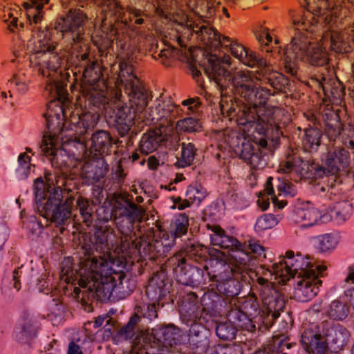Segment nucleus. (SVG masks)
I'll use <instances>...</instances> for the list:
<instances>
[{
  "label": "nucleus",
  "instance_id": "obj_1",
  "mask_svg": "<svg viewBox=\"0 0 354 354\" xmlns=\"http://www.w3.org/2000/svg\"><path fill=\"white\" fill-rule=\"evenodd\" d=\"M34 189L35 201L40 215L57 227L64 225L71 215L75 198L68 197L62 203V189L59 187H53L45 183L41 178L35 180Z\"/></svg>",
  "mask_w": 354,
  "mask_h": 354
},
{
  "label": "nucleus",
  "instance_id": "obj_2",
  "mask_svg": "<svg viewBox=\"0 0 354 354\" xmlns=\"http://www.w3.org/2000/svg\"><path fill=\"white\" fill-rule=\"evenodd\" d=\"M107 268L108 262L102 257L89 255L83 258L80 261L79 285L87 288L94 297L102 300L109 298L115 286V279L104 272Z\"/></svg>",
  "mask_w": 354,
  "mask_h": 354
},
{
  "label": "nucleus",
  "instance_id": "obj_3",
  "mask_svg": "<svg viewBox=\"0 0 354 354\" xmlns=\"http://www.w3.org/2000/svg\"><path fill=\"white\" fill-rule=\"evenodd\" d=\"M216 260L224 265L223 271L211 278L216 282V290L226 298L238 295L240 288L237 276L248 270L249 257L244 253H239L228 258L218 252Z\"/></svg>",
  "mask_w": 354,
  "mask_h": 354
},
{
  "label": "nucleus",
  "instance_id": "obj_4",
  "mask_svg": "<svg viewBox=\"0 0 354 354\" xmlns=\"http://www.w3.org/2000/svg\"><path fill=\"white\" fill-rule=\"evenodd\" d=\"M309 17L314 19V17L310 12H308L307 15L301 16V19H294V24L300 27L302 31L299 30L295 33L290 43L286 46L283 55H280L285 72L295 77H298L297 60H303L306 53L312 46L308 28L313 22L308 19Z\"/></svg>",
  "mask_w": 354,
  "mask_h": 354
},
{
  "label": "nucleus",
  "instance_id": "obj_5",
  "mask_svg": "<svg viewBox=\"0 0 354 354\" xmlns=\"http://www.w3.org/2000/svg\"><path fill=\"white\" fill-rule=\"evenodd\" d=\"M186 257L196 262L207 259V248L199 243H187L178 252L168 259L176 280L183 284H189L196 281L194 274H201L203 271L198 267L187 263Z\"/></svg>",
  "mask_w": 354,
  "mask_h": 354
},
{
  "label": "nucleus",
  "instance_id": "obj_6",
  "mask_svg": "<svg viewBox=\"0 0 354 354\" xmlns=\"http://www.w3.org/2000/svg\"><path fill=\"white\" fill-rule=\"evenodd\" d=\"M57 49L56 42L50 40H39L34 52L30 55V64L38 68V72L48 78L57 76L61 73L60 68L64 62V55Z\"/></svg>",
  "mask_w": 354,
  "mask_h": 354
},
{
  "label": "nucleus",
  "instance_id": "obj_7",
  "mask_svg": "<svg viewBox=\"0 0 354 354\" xmlns=\"http://www.w3.org/2000/svg\"><path fill=\"white\" fill-rule=\"evenodd\" d=\"M183 335L181 330L173 324L140 331L139 339L145 345L156 348L162 354L178 352Z\"/></svg>",
  "mask_w": 354,
  "mask_h": 354
},
{
  "label": "nucleus",
  "instance_id": "obj_8",
  "mask_svg": "<svg viewBox=\"0 0 354 354\" xmlns=\"http://www.w3.org/2000/svg\"><path fill=\"white\" fill-rule=\"evenodd\" d=\"M118 76L120 84L129 97L130 106L138 113V118L142 119L150 94L133 73V66L128 63L124 62L121 65Z\"/></svg>",
  "mask_w": 354,
  "mask_h": 354
},
{
  "label": "nucleus",
  "instance_id": "obj_9",
  "mask_svg": "<svg viewBox=\"0 0 354 354\" xmlns=\"http://www.w3.org/2000/svg\"><path fill=\"white\" fill-rule=\"evenodd\" d=\"M230 60V57L225 53H215L213 57H209V66L203 68L207 77L218 86L221 96L230 94L229 88L232 86L234 72L229 68Z\"/></svg>",
  "mask_w": 354,
  "mask_h": 354
},
{
  "label": "nucleus",
  "instance_id": "obj_10",
  "mask_svg": "<svg viewBox=\"0 0 354 354\" xmlns=\"http://www.w3.org/2000/svg\"><path fill=\"white\" fill-rule=\"evenodd\" d=\"M87 15L78 8H71L65 16L57 21L55 28L62 34L63 39L71 46L80 43L85 33Z\"/></svg>",
  "mask_w": 354,
  "mask_h": 354
},
{
  "label": "nucleus",
  "instance_id": "obj_11",
  "mask_svg": "<svg viewBox=\"0 0 354 354\" xmlns=\"http://www.w3.org/2000/svg\"><path fill=\"white\" fill-rule=\"evenodd\" d=\"M47 131L44 135L40 148L41 154L48 158L52 165L55 167L60 166L58 159V150L55 143L63 131V123L59 114L48 115L45 113Z\"/></svg>",
  "mask_w": 354,
  "mask_h": 354
},
{
  "label": "nucleus",
  "instance_id": "obj_12",
  "mask_svg": "<svg viewBox=\"0 0 354 354\" xmlns=\"http://www.w3.org/2000/svg\"><path fill=\"white\" fill-rule=\"evenodd\" d=\"M221 97L219 106L223 117L229 120H235L239 126L250 124L251 121L254 120V118L250 113V105L230 94Z\"/></svg>",
  "mask_w": 354,
  "mask_h": 354
},
{
  "label": "nucleus",
  "instance_id": "obj_13",
  "mask_svg": "<svg viewBox=\"0 0 354 354\" xmlns=\"http://www.w3.org/2000/svg\"><path fill=\"white\" fill-rule=\"evenodd\" d=\"M145 215V209L131 201L126 194L116 197L111 210V217L115 221L124 218L131 227L136 223H142Z\"/></svg>",
  "mask_w": 354,
  "mask_h": 354
},
{
  "label": "nucleus",
  "instance_id": "obj_14",
  "mask_svg": "<svg viewBox=\"0 0 354 354\" xmlns=\"http://www.w3.org/2000/svg\"><path fill=\"white\" fill-rule=\"evenodd\" d=\"M257 283L260 286L258 289L263 306V313L267 315L266 327L271 326L273 322L280 315V311L284 307V301L280 298L270 297L273 290V284L268 279L259 277Z\"/></svg>",
  "mask_w": 354,
  "mask_h": 354
},
{
  "label": "nucleus",
  "instance_id": "obj_15",
  "mask_svg": "<svg viewBox=\"0 0 354 354\" xmlns=\"http://www.w3.org/2000/svg\"><path fill=\"white\" fill-rule=\"evenodd\" d=\"M102 11L104 13V19L103 21L106 20L109 16L115 17V21H121L124 24H128L129 22L135 19L134 23L137 25H141L144 23V19L142 18L143 12L133 6H127L126 11L129 12V17H126L124 8L115 0H101Z\"/></svg>",
  "mask_w": 354,
  "mask_h": 354
},
{
  "label": "nucleus",
  "instance_id": "obj_16",
  "mask_svg": "<svg viewBox=\"0 0 354 354\" xmlns=\"http://www.w3.org/2000/svg\"><path fill=\"white\" fill-rule=\"evenodd\" d=\"M309 265H310V262L304 261L301 255L297 254V257L294 259H290V261L282 259L278 263L272 264L271 270L267 269V270L273 274L281 277L287 274L291 277H295L297 274V279L308 274H313L315 270L312 268H308Z\"/></svg>",
  "mask_w": 354,
  "mask_h": 354
},
{
  "label": "nucleus",
  "instance_id": "obj_17",
  "mask_svg": "<svg viewBox=\"0 0 354 354\" xmlns=\"http://www.w3.org/2000/svg\"><path fill=\"white\" fill-rule=\"evenodd\" d=\"M280 112V109L277 107L252 106L250 113L254 118L249 125L256 124V129L260 134H264L269 128L275 127L279 131V126L277 122V117Z\"/></svg>",
  "mask_w": 354,
  "mask_h": 354
},
{
  "label": "nucleus",
  "instance_id": "obj_18",
  "mask_svg": "<svg viewBox=\"0 0 354 354\" xmlns=\"http://www.w3.org/2000/svg\"><path fill=\"white\" fill-rule=\"evenodd\" d=\"M131 243L141 255L152 261L160 257L167 256L170 250L169 245L165 244L162 239H156L148 236H140L132 241Z\"/></svg>",
  "mask_w": 354,
  "mask_h": 354
},
{
  "label": "nucleus",
  "instance_id": "obj_19",
  "mask_svg": "<svg viewBox=\"0 0 354 354\" xmlns=\"http://www.w3.org/2000/svg\"><path fill=\"white\" fill-rule=\"evenodd\" d=\"M180 111L182 109L179 105H176L169 100L156 99L153 104L145 111L142 118L151 122L165 120L170 123Z\"/></svg>",
  "mask_w": 354,
  "mask_h": 354
},
{
  "label": "nucleus",
  "instance_id": "obj_20",
  "mask_svg": "<svg viewBox=\"0 0 354 354\" xmlns=\"http://www.w3.org/2000/svg\"><path fill=\"white\" fill-rule=\"evenodd\" d=\"M255 80L261 84H268L277 92L286 93V88L289 85V80L281 73L270 69L266 61V66H258L254 71Z\"/></svg>",
  "mask_w": 354,
  "mask_h": 354
},
{
  "label": "nucleus",
  "instance_id": "obj_21",
  "mask_svg": "<svg viewBox=\"0 0 354 354\" xmlns=\"http://www.w3.org/2000/svg\"><path fill=\"white\" fill-rule=\"evenodd\" d=\"M313 82L321 88L326 97L333 103H340L345 95V88L342 82L336 78L326 79L323 74H315L311 77Z\"/></svg>",
  "mask_w": 354,
  "mask_h": 354
},
{
  "label": "nucleus",
  "instance_id": "obj_22",
  "mask_svg": "<svg viewBox=\"0 0 354 354\" xmlns=\"http://www.w3.org/2000/svg\"><path fill=\"white\" fill-rule=\"evenodd\" d=\"M171 286V281L166 273V268L164 266H161L149 279L145 292L149 297L160 300L169 292Z\"/></svg>",
  "mask_w": 354,
  "mask_h": 354
},
{
  "label": "nucleus",
  "instance_id": "obj_23",
  "mask_svg": "<svg viewBox=\"0 0 354 354\" xmlns=\"http://www.w3.org/2000/svg\"><path fill=\"white\" fill-rule=\"evenodd\" d=\"M322 283V280L317 279V275L315 271L313 274H308L297 278L295 291V297L299 301L306 302L317 295Z\"/></svg>",
  "mask_w": 354,
  "mask_h": 354
},
{
  "label": "nucleus",
  "instance_id": "obj_24",
  "mask_svg": "<svg viewBox=\"0 0 354 354\" xmlns=\"http://www.w3.org/2000/svg\"><path fill=\"white\" fill-rule=\"evenodd\" d=\"M254 74L249 71H234L232 86L229 88L230 94L239 95L245 100L250 98L252 95V89H254Z\"/></svg>",
  "mask_w": 354,
  "mask_h": 354
},
{
  "label": "nucleus",
  "instance_id": "obj_25",
  "mask_svg": "<svg viewBox=\"0 0 354 354\" xmlns=\"http://www.w3.org/2000/svg\"><path fill=\"white\" fill-rule=\"evenodd\" d=\"M194 32L198 35V39L202 42L205 50L209 54V57L214 54H221L219 50L221 44V35L213 28L207 26H196L193 28Z\"/></svg>",
  "mask_w": 354,
  "mask_h": 354
},
{
  "label": "nucleus",
  "instance_id": "obj_26",
  "mask_svg": "<svg viewBox=\"0 0 354 354\" xmlns=\"http://www.w3.org/2000/svg\"><path fill=\"white\" fill-rule=\"evenodd\" d=\"M116 107L115 126L119 134L124 137L128 134L133 125L134 120L138 115V113L127 105L118 104Z\"/></svg>",
  "mask_w": 354,
  "mask_h": 354
},
{
  "label": "nucleus",
  "instance_id": "obj_27",
  "mask_svg": "<svg viewBox=\"0 0 354 354\" xmlns=\"http://www.w3.org/2000/svg\"><path fill=\"white\" fill-rule=\"evenodd\" d=\"M167 140V135L163 134L160 128L150 129L143 134L139 143L138 150L147 155L157 150Z\"/></svg>",
  "mask_w": 354,
  "mask_h": 354
},
{
  "label": "nucleus",
  "instance_id": "obj_28",
  "mask_svg": "<svg viewBox=\"0 0 354 354\" xmlns=\"http://www.w3.org/2000/svg\"><path fill=\"white\" fill-rule=\"evenodd\" d=\"M240 158L254 168L263 165V156L257 143H252L250 140H244L241 147H237L235 149Z\"/></svg>",
  "mask_w": 354,
  "mask_h": 354
},
{
  "label": "nucleus",
  "instance_id": "obj_29",
  "mask_svg": "<svg viewBox=\"0 0 354 354\" xmlns=\"http://www.w3.org/2000/svg\"><path fill=\"white\" fill-rule=\"evenodd\" d=\"M211 240L214 245H218L224 249H230L233 252L232 254H227L220 250H215L212 254V257L215 260L218 252L223 254L225 257L228 258L239 253H244L250 258L248 254L244 252L245 245L239 242L235 237L227 235L225 232L221 236H212Z\"/></svg>",
  "mask_w": 354,
  "mask_h": 354
},
{
  "label": "nucleus",
  "instance_id": "obj_30",
  "mask_svg": "<svg viewBox=\"0 0 354 354\" xmlns=\"http://www.w3.org/2000/svg\"><path fill=\"white\" fill-rule=\"evenodd\" d=\"M349 162V152L346 149L338 148L329 151L325 161L327 174H336L341 169L346 168Z\"/></svg>",
  "mask_w": 354,
  "mask_h": 354
},
{
  "label": "nucleus",
  "instance_id": "obj_31",
  "mask_svg": "<svg viewBox=\"0 0 354 354\" xmlns=\"http://www.w3.org/2000/svg\"><path fill=\"white\" fill-rule=\"evenodd\" d=\"M232 55L241 63L250 68L266 66V59L255 53L235 42L230 48Z\"/></svg>",
  "mask_w": 354,
  "mask_h": 354
},
{
  "label": "nucleus",
  "instance_id": "obj_32",
  "mask_svg": "<svg viewBox=\"0 0 354 354\" xmlns=\"http://www.w3.org/2000/svg\"><path fill=\"white\" fill-rule=\"evenodd\" d=\"M100 84L84 85L82 86V96L89 107L96 109L105 108L108 98L105 89L98 88Z\"/></svg>",
  "mask_w": 354,
  "mask_h": 354
},
{
  "label": "nucleus",
  "instance_id": "obj_33",
  "mask_svg": "<svg viewBox=\"0 0 354 354\" xmlns=\"http://www.w3.org/2000/svg\"><path fill=\"white\" fill-rule=\"evenodd\" d=\"M108 171L109 165L104 159L97 158L85 162L82 167L81 174L84 178L94 183L103 178Z\"/></svg>",
  "mask_w": 354,
  "mask_h": 354
},
{
  "label": "nucleus",
  "instance_id": "obj_34",
  "mask_svg": "<svg viewBox=\"0 0 354 354\" xmlns=\"http://www.w3.org/2000/svg\"><path fill=\"white\" fill-rule=\"evenodd\" d=\"M339 109H325L322 117L325 124V133L330 140H335L342 130Z\"/></svg>",
  "mask_w": 354,
  "mask_h": 354
},
{
  "label": "nucleus",
  "instance_id": "obj_35",
  "mask_svg": "<svg viewBox=\"0 0 354 354\" xmlns=\"http://www.w3.org/2000/svg\"><path fill=\"white\" fill-rule=\"evenodd\" d=\"M123 37L124 39H120L119 36H115L114 39H116L117 46L121 50L120 53L122 61L120 64V72L121 71V65L124 62L132 66L134 69L133 62H136L139 54V50L135 44L131 43L130 39L127 36Z\"/></svg>",
  "mask_w": 354,
  "mask_h": 354
},
{
  "label": "nucleus",
  "instance_id": "obj_36",
  "mask_svg": "<svg viewBox=\"0 0 354 354\" xmlns=\"http://www.w3.org/2000/svg\"><path fill=\"white\" fill-rule=\"evenodd\" d=\"M322 131L318 127H308L304 129L302 138V147L305 151L317 152L322 143Z\"/></svg>",
  "mask_w": 354,
  "mask_h": 354
},
{
  "label": "nucleus",
  "instance_id": "obj_37",
  "mask_svg": "<svg viewBox=\"0 0 354 354\" xmlns=\"http://www.w3.org/2000/svg\"><path fill=\"white\" fill-rule=\"evenodd\" d=\"M322 45L329 44L332 50L337 53H348L351 46L344 41L342 33L335 31L328 32V30L323 34Z\"/></svg>",
  "mask_w": 354,
  "mask_h": 354
},
{
  "label": "nucleus",
  "instance_id": "obj_38",
  "mask_svg": "<svg viewBox=\"0 0 354 354\" xmlns=\"http://www.w3.org/2000/svg\"><path fill=\"white\" fill-rule=\"evenodd\" d=\"M189 340L197 348H207L209 346L210 331L201 324L194 323L189 328Z\"/></svg>",
  "mask_w": 354,
  "mask_h": 354
},
{
  "label": "nucleus",
  "instance_id": "obj_39",
  "mask_svg": "<svg viewBox=\"0 0 354 354\" xmlns=\"http://www.w3.org/2000/svg\"><path fill=\"white\" fill-rule=\"evenodd\" d=\"M294 216L295 221L300 223L302 227H310L317 223L320 218V213L313 207H297L295 210Z\"/></svg>",
  "mask_w": 354,
  "mask_h": 354
},
{
  "label": "nucleus",
  "instance_id": "obj_40",
  "mask_svg": "<svg viewBox=\"0 0 354 354\" xmlns=\"http://www.w3.org/2000/svg\"><path fill=\"white\" fill-rule=\"evenodd\" d=\"M91 149L100 154L107 153L112 147V138L110 134L103 130L92 133Z\"/></svg>",
  "mask_w": 354,
  "mask_h": 354
},
{
  "label": "nucleus",
  "instance_id": "obj_41",
  "mask_svg": "<svg viewBox=\"0 0 354 354\" xmlns=\"http://www.w3.org/2000/svg\"><path fill=\"white\" fill-rule=\"evenodd\" d=\"M301 342L306 346V349L309 353L325 354L326 351V344L320 334L316 333L308 336V333L304 332Z\"/></svg>",
  "mask_w": 354,
  "mask_h": 354
},
{
  "label": "nucleus",
  "instance_id": "obj_42",
  "mask_svg": "<svg viewBox=\"0 0 354 354\" xmlns=\"http://www.w3.org/2000/svg\"><path fill=\"white\" fill-rule=\"evenodd\" d=\"M102 76V67L97 60H92L90 63L85 64L83 72L85 85L100 84Z\"/></svg>",
  "mask_w": 354,
  "mask_h": 354
},
{
  "label": "nucleus",
  "instance_id": "obj_43",
  "mask_svg": "<svg viewBox=\"0 0 354 354\" xmlns=\"http://www.w3.org/2000/svg\"><path fill=\"white\" fill-rule=\"evenodd\" d=\"M196 149L191 142H182L180 144V152L176 155L177 161L175 165L178 167H185L192 164Z\"/></svg>",
  "mask_w": 354,
  "mask_h": 354
},
{
  "label": "nucleus",
  "instance_id": "obj_44",
  "mask_svg": "<svg viewBox=\"0 0 354 354\" xmlns=\"http://www.w3.org/2000/svg\"><path fill=\"white\" fill-rule=\"evenodd\" d=\"M57 77L58 75L49 77L45 88L49 91L53 97L62 102H65L68 100L66 84L64 82L57 81Z\"/></svg>",
  "mask_w": 354,
  "mask_h": 354
},
{
  "label": "nucleus",
  "instance_id": "obj_45",
  "mask_svg": "<svg viewBox=\"0 0 354 354\" xmlns=\"http://www.w3.org/2000/svg\"><path fill=\"white\" fill-rule=\"evenodd\" d=\"M99 117L100 115L97 111L95 113L85 112L82 113L79 116V122H77L78 127L80 129V136L83 138H86V135L89 134V131H92L96 126Z\"/></svg>",
  "mask_w": 354,
  "mask_h": 354
},
{
  "label": "nucleus",
  "instance_id": "obj_46",
  "mask_svg": "<svg viewBox=\"0 0 354 354\" xmlns=\"http://www.w3.org/2000/svg\"><path fill=\"white\" fill-rule=\"evenodd\" d=\"M291 346L283 335H277L268 341L263 351L268 354H289L286 350H289Z\"/></svg>",
  "mask_w": 354,
  "mask_h": 354
},
{
  "label": "nucleus",
  "instance_id": "obj_47",
  "mask_svg": "<svg viewBox=\"0 0 354 354\" xmlns=\"http://www.w3.org/2000/svg\"><path fill=\"white\" fill-rule=\"evenodd\" d=\"M342 2L341 0H319V8L326 11L324 20L327 24L333 21V17L336 18L340 15Z\"/></svg>",
  "mask_w": 354,
  "mask_h": 354
},
{
  "label": "nucleus",
  "instance_id": "obj_48",
  "mask_svg": "<svg viewBox=\"0 0 354 354\" xmlns=\"http://www.w3.org/2000/svg\"><path fill=\"white\" fill-rule=\"evenodd\" d=\"M305 57L307 62L315 66H324L328 62L326 52L317 45L312 46Z\"/></svg>",
  "mask_w": 354,
  "mask_h": 354
},
{
  "label": "nucleus",
  "instance_id": "obj_49",
  "mask_svg": "<svg viewBox=\"0 0 354 354\" xmlns=\"http://www.w3.org/2000/svg\"><path fill=\"white\" fill-rule=\"evenodd\" d=\"M140 321V316L135 313L126 325L118 330V335L125 340L131 339L139 331L138 323Z\"/></svg>",
  "mask_w": 354,
  "mask_h": 354
},
{
  "label": "nucleus",
  "instance_id": "obj_50",
  "mask_svg": "<svg viewBox=\"0 0 354 354\" xmlns=\"http://www.w3.org/2000/svg\"><path fill=\"white\" fill-rule=\"evenodd\" d=\"M237 329L234 324L229 322H220L216 328V335L222 340L232 341L236 335Z\"/></svg>",
  "mask_w": 354,
  "mask_h": 354
},
{
  "label": "nucleus",
  "instance_id": "obj_51",
  "mask_svg": "<svg viewBox=\"0 0 354 354\" xmlns=\"http://www.w3.org/2000/svg\"><path fill=\"white\" fill-rule=\"evenodd\" d=\"M188 226V216L185 213L180 214L171 223V232L174 234L175 238L180 237L187 233Z\"/></svg>",
  "mask_w": 354,
  "mask_h": 354
},
{
  "label": "nucleus",
  "instance_id": "obj_52",
  "mask_svg": "<svg viewBox=\"0 0 354 354\" xmlns=\"http://www.w3.org/2000/svg\"><path fill=\"white\" fill-rule=\"evenodd\" d=\"M252 95L250 98H246L245 100L248 102L253 103V106H257V104H259L260 105L266 104L269 96L274 95V92L272 93L271 90L263 86H259L257 87L255 84L254 89H252Z\"/></svg>",
  "mask_w": 354,
  "mask_h": 354
},
{
  "label": "nucleus",
  "instance_id": "obj_53",
  "mask_svg": "<svg viewBox=\"0 0 354 354\" xmlns=\"http://www.w3.org/2000/svg\"><path fill=\"white\" fill-rule=\"evenodd\" d=\"M327 313L333 319L342 320L348 314V306L344 302L335 300L330 304Z\"/></svg>",
  "mask_w": 354,
  "mask_h": 354
},
{
  "label": "nucleus",
  "instance_id": "obj_54",
  "mask_svg": "<svg viewBox=\"0 0 354 354\" xmlns=\"http://www.w3.org/2000/svg\"><path fill=\"white\" fill-rule=\"evenodd\" d=\"M280 218L272 214H265L258 218L255 224L257 231H264L275 227L279 222Z\"/></svg>",
  "mask_w": 354,
  "mask_h": 354
},
{
  "label": "nucleus",
  "instance_id": "obj_55",
  "mask_svg": "<svg viewBox=\"0 0 354 354\" xmlns=\"http://www.w3.org/2000/svg\"><path fill=\"white\" fill-rule=\"evenodd\" d=\"M301 161V155L297 153L288 154L285 160L280 162L278 171L283 174H289L292 171H296L297 164Z\"/></svg>",
  "mask_w": 354,
  "mask_h": 354
},
{
  "label": "nucleus",
  "instance_id": "obj_56",
  "mask_svg": "<svg viewBox=\"0 0 354 354\" xmlns=\"http://www.w3.org/2000/svg\"><path fill=\"white\" fill-rule=\"evenodd\" d=\"M76 204L83 218L82 222L89 226L92 223V207H90L88 201L82 196H79Z\"/></svg>",
  "mask_w": 354,
  "mask_h": 354
},
{
  "label": "nucleus",
  "instance_id": "obj_57",
  "mask_svg": "<svg viewBox=\"0 0 354 354\" xmlns=\"http://www.w3.org/2000/svg\"><path fill=\"white\" fill-rule=\"evenodd\" d=\"M201 128L199 120L191 117L180 120L176 123V129L185 132L198 131Z\"/></svg>",
  "mask_w": 354,
  "mask_h": 354
},
{
  "label": "nucleus",
  "instance_id": "obj_58",
  "mask_svg": "<svg viewBox=\"0 0 354 354\" xmlns=\"http://www.w3.org/2000/svg\"><path fill=\"white\" fill-rule=\"evenodd\" d=\"M14 12L17 14V11L4 6L3 14L1 15L3 21L8 24L7 28L10 32H15V29H18V18L15 15Z\"/></svg>",
  "mask_w": 354,
  "mask_h": 354
},
{
  "label": "nucleus",
  "instance_id": "obj_59",
  "mask_svg": "<svg viewBox=\"0 0 354 354\" xmlns=\"http://www.w3.org/2000/svg\"><path fill=\"white\" fill-rule=\"evenodd\" d=\"M198 308V298L197 295L194 292H188L183 299L181 310L192 315L195 313Z\"/></svg>",
  "mask_w": 354,
  "mask_h": 354
},
{
  "label": "nucleus",
  "instance_id": "obj_60",
  "mask_svg": "<svg viewBox=\"0 0 354 354\" xmlns=\"http://www.w3.org/2000/svg\"><path fill=\"white\" fill-rule=\"evenodd\" d=\"M308 172L305 177L311 179L322 178L327 173L326 167H322L315 163L313 160L309 158Z\"/></svg>",
  "mask_w": 354,
  "mask_h": 354
},
{
  "label": "nucleus",
  "instance_id": "obj_61",
  "mask_svg": "<svg viewBox=\"0 0 354 354\" xmlns=\"http://www.w3.org/2000/svg\"><path fill=\"white\" fill-rule=\"evenodd\" d=\"M337 243L336 238L334 236L326 234L318 237L317 247L320 251L327 252L334 249Z\"/></svg>",
  "mask_w": 354,
  "mask_h": 354
},
{
  "label": "nucleus",
  "instance_id": "obj_62",
  "mask_svg": "<svg viewBox=\"0 0 354 354\" xmlns=\"http://www.w3.org/2000/svg\"><path fill=\"white\" fill-rule=\"evenodd\" d=\"M159 306V303L157 305L155 303L143 304L137 307L136 313H140L144 317L153 319L158 317Z\"/></svg>",
  "mask_w": 354,
  "mask_h": 354
},
{
  "label": "nucleus",
  "instance_id": "obj_63",
  "mask_svg": "<svg viewBox=\"0 0 354 354\" xmlns=\"http://www.w3.org/2000/svg\"><path fill=\"white\" fill-rule=\"evenodd\" d=\"M243 244L245 245L244 252L250 257V261L252 259L260 258L262 256L263 258L266 257L264 248L260 244L252 241H250L248 244Z\"/></svg>",
  "mask_w": 354,
  "mask_h": 354
},
{
  "label": "nucleus",
  "instance_id": "obj_64",
  "mask_svg": "<svg viewBox=\"0 0 354 354\" xmlns=\"http://www.w3.org/2000/svg\"><path fill=\"white\" fill-rule=\"evenodd\" d=\"M205 196V191L201 186H189L186 192V197L193 203H200Z\"/></svg>",
  "mask_w": 354,
  "mask_h": 354
}]
</instances>
